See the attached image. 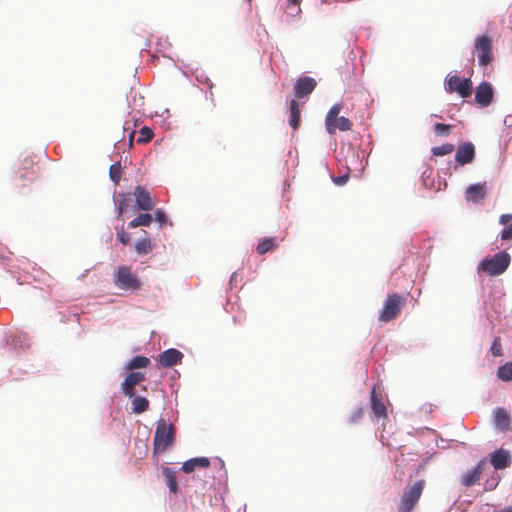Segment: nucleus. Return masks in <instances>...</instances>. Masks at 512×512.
<instances>
[{
    "label": "nucleus",
    "instance_id": "f257e3e1",
    "mask_svg": "<svg viewBox=\"0 0 512 512\" xmlns=\"http://www.w3.org/2000/svg\"><path fill=\"white\" fill-rule=\"evenodd\" d=\"M175 427L173 424H167L164 419L157 422L154 440L153 452L154 454L163 453L169 446H171L175 439Z\"/></svg>",
    "mask_w": 512,
    "mask_h": 512
},
{
    "label": "nucleus",
    "instance_id": "f03ea898",
    "mask_svg": "<svg viewBox=\"0 0 512 512\" xmlns=\"http://www.w3.org/2000/svg\"><path fill=\"white\" fill-rule=\"evenodd\" d=\"M425 485L426 481L424 479H420L412 485H407L401 495L398 512H412L421 498Z\"/></svg>",
    "mask_w": 512,
    "mask_h": 512
},
{
    "label": "nucleus",
    "instance_id": "7ed1b4c3",
    "mask_svg": "<svg viewBox=\"0 0 512 512\" xmlns=\"http://www.w3.org/2000/svg\"><path fill=\"white\" fill-rule=\"evenodd\" d=\"M407 297L398 293L388 294L379 315V322L387 323L396 319L406 305Z\"/></svg>",
    "mask_w": 512,
    "mask_h": 512
},
{
    "label": "nucleus",
    "instance_id": "20e7f679",
    "mask_svg": "<svg viewBox=\"0 0 512 512\" xmlns=\"http://www.w3.org/2000/svg\"><path fill=\"white\" fill-rule=\"evenodd\" d=\"M510 261L511 257L507 252H498L491 258H484L478 266V272L482 271L490 276L501 275L509 267Z\"/></svg>",
    "mask_w": 512,
    "mask_h": 512
},
{
    "label": "nucleus",
    "instance_id": "39448f33",
    "mask_svg": "<svg viewBox=\"0 0 512 512\" xmlns=\"http://www.w3.org/2000/svg\"><path fill=\"white\" fill-rule=\"evenodd\" d=\"M342 110V104H334L328 111L325 118L326 130L329 134H335L336 130L349 131L352 129V122L343 116H339Z\"/></svg>",
    "mask_w": 512,
    "mask_h": 512
},
{
    "label": "nucleus",
    "instance_id": "423d86ee",
    "mask_svg": "<svg viewBox=\"0 0 512 512\" xmlns=\"http://www.w3.org/2000/svg\"><path fill=\"white\" fill-rule=\"evenodd\" d=\"M114 284L122 289L134 291L141 287V281L128 266H120L114 275Z\"/></svg>",
    "mask_w": 512,
    "mask_h": 512
},
{
    "label": "nucleus",
    "instance_id": "0eeeda50",
    "mask_svg": "<svg viewBox=\"0 0 512 512\" xmlns=\"http://www.w3.org/2000/svg\"><path fill=\"white\" fill-rule=\"evenodd\" d=\"M474 49L478 56L480 66L489 65L493 59L492 39L488 35H481L475 39Z\"/></svg>",
    "mask_w": 512,
    "mask_h": 512
},
{
    "label": "nucleus",
    "instance_id": "6e6552de",
    "mask_svg": "<svg viewBox=\"0 0 512 512\" xmlns=\"http://www.w3.org/2000/svg\"><path fill=\"white\" fill-rule=\"evenodd\" d=\"M447 91L457 92L462 98H467L472 94L473 86L470 78L461 79L457 75L450 76L447 79Z\"/></svg>",
    "mask_w": 512,
    "mask_h": 512
},
{
    "label": "nucleus",
    "instance_id": "1a4fd4ad",
    "mask_svg": "<svg viewBox=\"0 0 512 512\" xmlns=\"http://www.w3.org/2000/svg\"><path fill=\"white\" fill-rule=\"evenodd\" d=\"M317 82L314 78L303 76L297 79L294 85V93L296 98H304L311 94L315 89Z\"/></svg>",
    "mask_w": 512,
    "mask_h": 512
},
{
    "label": "nucleus",
    "instance_id": "9d476101",
    "mask_svg": "<svg viewBox=\"0 0 512 512\" xmlns=\"http://www.w3.org/2000/svg\"><path fill=\"white\" fill-rule=\"evenodd\" d=\"M145 379V374L142 372L129 373L121 384V390L127 397H134L135 387Z\"/></svg>",
    "mask_w": 512,
    "mask_h": 512
},
{
    "label": "nucleus",
    "instance_id": "9b49d317",
    "mask_svg": "<svg viewBox=\"0 0 512 512\" xmlns=\"http://www.w3.org/2000/svg\"><path fill=\"white\" fill-rule=\"evenodd\" d=\"M133 195L139 209L150 211L154 208L155 202L151 198L150 192L144 187L136 186Z\"/></svg>",
    "mask_w": 512,
    "mask_h": 512
},
{
    "label": "nucleus",
    "instance_id": "f8f14e48",
    "mask_svg": "<svg viewBox=\"0 0 512 512\" xmlns=\"http://www.w3.org/2000/svg\"><path fill=\"white\" fill-rule=\"evenodd\" d=\"M494 91L490 83L482 82L476 88L475 101L482 107H487L493 100Z\"/></svg>",
    "mask_w": 512,
    "mask_h": 512
},
{
    "label": "nucleus",
    "instance_id": "ddd939ff",
    "mask_svg": "<svg viewBox=\"0 0 512 512\" xmlns=\"http://www.w3.org/2000/svg\"><path fill=\"white\" fill-rule=\"evenodd\" d=\"M475 158V146L471 142H465L459 145L456 154L455 161L460 165H466L471 163Z\"/></svg>",
    "mask_w": 512,
    "mask_h": 512
},
{
    "label": "nucleus",
    "instance_id": "4468645a",
    "mask_svg": "<svg viewBox=\"0 0 512 512\" xmlns=\"http://www.w3.org/2000/svg\"><path fill=\"white\" fill-rule=\"evenodd\" d=\"M487 195V183H476L470 185L465 191V198L467 201L479 202Z\"/></svg>",
    "mask_w": 512,
    "mask_h": 512
},
{
    "label": "nucleus",
    "instance_id": "2eb2a0df",
    "mask_svg": "<svg viewBox=\"0 0 512 512\" xmlns=\"http://www.w3.org/2000/svg\"><path fill=\"white\" fill-rule=\"evenodd\" d=\"M182 358L183 354L179 350L170 348L159 354L158 361L161 366L167 368L180 363Z\"/></svg>",
    "mask_w": 512,
    "mask_h": 512
},
{
    "label": "nucleus",
    "instance_id": "dca6fc26",
    "mask_svg": "<svg viewBox=\"0 0 512 512\" xmlns=\"http://www.w3.org/2000/svg\"><path fill=\"white\" fill-rule=\"evenodd\" d=\"M492 466L497 469H505L511 464V454L509 451L499 449L493 452L490 456Z\"/></svg>",
    "mask_w": 512,
    "mask_h": 512
},
{
    "label": "nucleus",
    "instance_id": "f3484780",
    "mask_svg": "<svg viewBox=\"0 0 512 512\" xmlns=\"http://www.w3.org/2000/svg\"><path fill=\"white\" fill-rule=\"evenodd\" d=\"M486 465V459H482L472 470L467 471L461 479V483L470 487L479 481L481 474L483 473Z\"/></svg>",
    "mask_w": 512,
    "mask_h": 512
},
{
    "label": "nucleus",
    "instance_id": "a211bd4d",
    "mask_svg": "<svg viewBox=\"0 0 512 512\" xmlns=\"http://www.w3.org/2000/svg\"><path fill=\"white\" fill-rule=\"evenodd\" d=\"M25 166L18 170L20 184L19 186L24 187L28 182L34 181L36 178V171L33 167V162L31 160H24Z\"/></svg>",
    "mask_w": 512,
    "mask_h": 512
},
{
    "label": "nucleus",
    "instance_id": "6ab92c4d",
    "mask_svg": "<svg viewBox=\"0 0 512 512\" xmlns=\"http://www.w3.org/2000/svg\"><path fill=\"white\" fill-rule=\"evenodd\" d=\"M371 409L377 418L386 417V406L382 401L381 396L376 394L375 388L371 391Z\"/></svg>",
    "mask_w": 512,
    "mask_h": 512
},
{
    "label": "nucleus",
    "instance_id": "aec40b11",
    "mask_svg": "<svg viewBox=\"0 0 512 512\" xmlns=\"http://www.w3.org/2000/svg\"><path fill=\"white\" fill-rule=\"evenodd\" d=\"M210 466V460L207 457L192 458L182 465V470L185 473L193 472L196 467L207 468Z\"/></svg>",
    "mask_w": 512,
    "mask_h": 512
},
{
    "label": "nucleus",
    "instance_id": "412c9836",
    "mask_svg": "<svg viewBox=\"0 0 512 512\" xmlns=\"http://www.w3.org/2000/svg\"><path fill=\"white\" fill-rule=\"evenodd\" d=\"M279 246L276 238L274 237H265L259 240V243L256 247V251L259 255H264L267 252H272L277 249Z\"/></svg>",
    "mask_w": 512,
    "mask_h": 512
},
{
    "label": "nucleus",
    "instance_id": "4be33fe9",
    "mask_svg": "<svg viewBox=\"0 0 512 512\" xmlns=\"http://www.w3.org/2000/svg\"><path fill=\"white\" fill-rule=\"evenodd\" d=\"M289 125L294 129H298L300 125V109L296 100H291L289 103Z\"/></svg>",
    "mask_w": 512,
    "mask_h": 512
},
{
    "label": "nucleus",
    "instance_id": "5701e85b",
    "mask_svg": "<svg viewBox=\"0 0 512 512\" xmlns=\"http://www.w3.org/2000/svg\"><path fill=\"white\" fill-rule=\"evenodd\" d=\"M162 474L171 493L178 492V484L174 470L168 467H162Z\"/></svg>",
    "mask_w": 512,
    "mask_h": 512
},
{
    "label": "nucleus",
    "instance_id": "b1692460",
    "mask_svg": "<svg viewBox=\"0 0 512 512\" xmlns=\"http://www.w3.org/2000/svg\"><path fill=\"white\" fill-rule=\"evenodd\" d=\"M132 398V411L133 413L135 414H141L143 412H145L146 410H148L149 408V400L145 397H141V396H136L134 395V397H131Z\"/></svg>",
    "mask_w": 512,
    "mask_h": 512
},
{
    "label": "nucleus",
    "instance_id": "393cba45",
    "mask_svg": "<svg viewBox=\"0 0 512 512\" xmlns=\"http://www.w3.org/2000/svg\"><path fill=\"white\" fill-rule=\"evenodd\" d=\"M495 423L502 430H505L509 426L510 417L507 411L503 408H497L495 410Z\"/></svg>",
    "mask_w": 512,
    "mask_h": 512
},
{
    "label": "nucleus",
    "instance_id": "a878e982",
    "mask_svg": "<svg viewBox=\"0 0 512 512\" xmlns=\"http://www.w3.org/2000/svg\"><path fill=\"white\" fill-rule=\"evenodd\" d=\"M150 364V359L145 356H135L132 358L129 363L126 365V370H136L145 368Z\"/></svg>",
    "mask_w": 512,
    "mask_h": 512
},
{
    "label": "nucleus",
    "instance_id": "bb28decb",
    "mask_svg": "<svg viewBox=\"0 0 512 512\" xmlns=\"http://www.w3.org/2000/svg\"><path fill=\"white\" fill-rule=\"evenodd\" d=\"M135 250L139 255H147L153 250V244L151 239L143 238L139 239L135 243Z\"/></svg>",
    "mask_w": 512,
    "mask_h": 512
},
{
    "label": "nucleus",
    "instance_id": "cd10ccee",
    "mask_svg": "<svg viewBox=\"0 0 512 512\" xmlns=\"http://www.w3.org/2000/svg\"><path fill=\"white\" fill-rule=\"evenodd\" d=\"M152 215L149 213L139 214L132 221L129 222V228H136L139 226H149L152 223Z\"/></svg>",
    "mask_w": 512,
    "mask_h": 512
},
{
    "label": "nucleus",
    "instance_id": "c85d7f7f",
    "mask_svg": "<svg viewBox=\"0 0 512 512\" xmlns=\"http://www.w3.org/2000/svg\"><path fill=\"white\" fill-rule=\"evenodd\" d=\"M497 377L504 381H512V362H506L497 369Z\"/></svg>",
    "mask_w": 512,
    "mask_h": 512
},
{
    "label": "nucleus",
    "instance_id": "c756f323",
    "mask_svg": "<svg viewBox=\"0 0 512 512\" xmlns=\"http://www.w3.org/2000/svg\"><path fill=\"white\" fill-rule=\"evenodd\" d=\"M455 147L451 143H445L440 146H435L431 149V152L434 156H444L451 154L454 151Z\"/></svg>",
    "mask_w": 512,
    "mask_h": 512
},
{
    "label": "nucleus",
    "instance_id": "7c9ffc66",
    "mask_svg": "<svg viewBox=\"0 0 512 512\" xmlns=\"http://www.w3.org/2000/svg\"><path fill=\"white\" fill-rule=\"evenodd\" d=\"M285 11L291 17L297 16L301 12L300 0H287Z\"/></svg>",
    "mask_w": 512,
    "mask_h": 512
},
{
    "label": "nucleus",
    "instance_id": "2f4dec72",
    "mask_svg": "<svg viewBox=\"0 0 512 512\" xmlns=\"http://www.w3.org/2000/svg\"><path fill=\"white\" fill-rule=\"evenodd\" d=\"M109 175H110L111 180L115 184L119 183V181L121 179V175H122V168H121L120 162H116L110 166Z\"/></svg>",
    "mask_w": 512,
    "mask_h": 512
},
{
    "label": "nucleus",
    "instance_id": "473e14b6",
    "mask_svg": "<svg viewBox=\"0 0 512 512\" xmlns=\"http://www.w3.org/2000/svg\"><path fill=\"white\" fill-rule=\"evenodd\" d=\"M454 126L443 123H435L434 124V133L438 137L448 136L451 133V130Z\"/></svg>",
    "mask_w": 512,
    "mask_h": 512
},
{
    "label": "nucleus",
    "instance_id": "72a5a7b5",
    "mask_svg": "<svg viewBox=\"0 0 512 512\" xmlns=\"http://www.w3.org/2000/svg\"><path fill=\"white\" fill-rule=\"evenodd\" d=\"M153 132L150 128L144 126L139 131V137L137 139V143H148L153 138Z\"/></svg>",
    "mask_w": 512,
    "mask_h": 512
},
{
    "label": "nucleus",
    "instance_id": "f704fd0d",
    "mask_svg": "<svg viewBox=\"0 0 512 512\" xmlns=\"http://www.w3.org/2000/svg\"><path fill=\"white\" fill-rule=\"evenodd\" d=\"M130 200V194H124L121 196L117 206V212L119 217L124 213V211L128 207Z\"/></svg>",
    "mask_w": 512,
    "mask_h": 512
},
{
    "label": "nucleus",
    "instance_id": "c9c22d12",
    "mask_svg": "<svg viewBox=\"0 0 512 512\" xmlns=\"http://www.w3.org/2000/svg\"><path fill=\"white\" fill-rule=\"evenodd\" d=\"M491 353L495 357L502 356V344L501 339L496 337L491 345Z\"/></svg>",
    "mask_w": 512,
    "mask_h": 512
},
{
    "label": "nucleus",
    "instance_id": "e433bc0d",
    "mask_svg": "<svg viewBox=\"0 0 512 512\" xmlns=\"http://www.w3.org/2000/svg\"><path fill=\"white\" fill-rule=\"evenodd\" d=\"M117 238L124 245H127L130 242V234L126 232L123 227L117 229Z\"/></svg>",
    "mask_w": 512,
    "mask_h": 512
},
{
    "label": "nucleus",
    "instance_id": "4c0bfd02",
    "mask_svg": "<svg viewBox=\"0 0 512 512\" xmlns=\"http://www.w3.org/2000/svg\"><path fill=\"white\" fill-rule=\"evenodd\" d=\"M363 414H364V409L363 408H357L355 409L351 416H350V422L351 423H356L358 422L359 419H361L363 417Z\"/></svg>",
    "mask_w": 512,
    "mask_h": 512
},
{
    "label": "nucleus",
    "instance_id": "58836bf2",
    "mask_svg": "<svg viewBox=\"0 0 512 512\" xmlns=\"http://www.w3.org/2000/svg\"><path fill=\"white\" fill-rule=\"evenodd\" d=\"M348 179H349V173L332 178L334 184H336L337 186H342V185L346 184Z\"/></svg>",
    "mask_w": 512,
    "mask_h": 512
},
{
    "label": "nucleus",
    "instance_id": "ea45409f",
    "mask_svg": "<svg viewBox=\"0 0 512 512\" xmlns=\"http://www.w3.org/2000/svg\"><path fill=\"white\" fill-rule=\"evenodd\" d=\"M501 239L502 240L512 239V223L503 229V231L501 232Z\"/></svg>",
    "mask_w": 512,
    "mask_h": 512
},
{
    "label": "nucleus",
    "instance_id": "a19ab883",
    "mask_svg": "<svg viewBox=\"0 0 512 512\" xmlns=\"http://www.w3.org/2000/svg\"><path fill=\"white\" fill-rule=\"evenodd\" d=\"M155 220L161 225L165 224L167 221L166 214L162 210H157L155 212Z\"/></svg>",
    "mask_w": 512,
    "mask_h": 512
},
{
    "label": "nucleus",
    "instance_id": "79ce46f5",
    "mask_svg": "<svg viewBox=\"0 0 512 512\" xmlns=\"http://www.w3.org/2000/svg\"><path fill=\"white\" fill-rule=\"evenodd\" d=\"M500 223L509 226L512 223V214H503L500 217Z\"/></svg>",
    "mask_w": 512,
    "mask_h": 512
},
{
    "label": "nucleus",
    "instance_id": "37998d69",
    "mask_svg": "<svg viewBox=\"0 0 512 512\" xmlns=\"http://www.w3.org/2000/svg\"><path fill=\"white\" fill-rule=\"evenodd\" d=\"M134 134H135V132H134V131H132V132L130 133V135H129V140H130V142H132V140H133V138H134Z\"/></svg>",
    "mask_w": 512,
    "mask_h": 512
}]
</instances>
